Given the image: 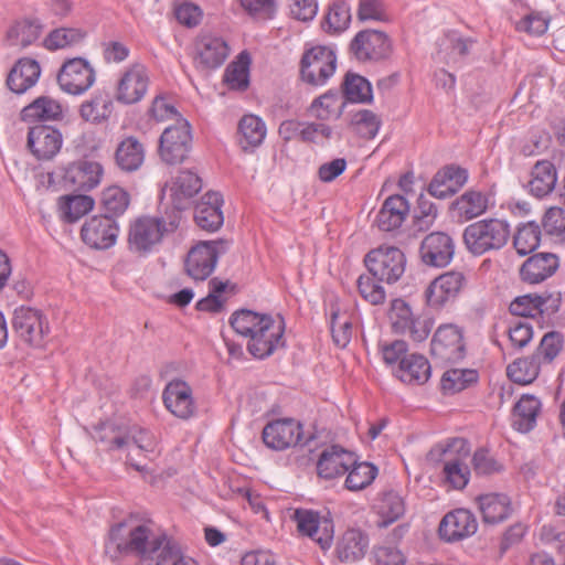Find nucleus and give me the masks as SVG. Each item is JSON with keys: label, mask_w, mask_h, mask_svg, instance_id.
Returning <instances> with one entry per match:
<instances>
[{"label": "nucleus", "mask_w": 565, "mask_h": 565, "mask_svg": "<svg viewBox=\"0 0 565 565\" xmlns=\"http://www.w3.org/2000/svg\"><path fill=\"white\" fill-rule=\"evenodd\" d=\"M172 541L166 534L152 535V531L147 524L125 520L109 529L106 550L110 552L113 548L116 554L120 555H136L139 558L136 565H140L142 562L153 565L161 550L166 547V543Z\"/></svg>", "instance_id": "obj_1"}, {"label": "nucleus", "mask_w": 565, "mask_h": 565, "mask_svg": "<svg viewBox=\"0 0 565 565\" xmlns=\"http://www.w3.org/2000/svg\"><path fill=\"white\" fill-rule=\"evenodd\" d=\"M510 235L511 228L508 221L487 217L469 224L463 230L462 241L470 254L481 256L503 248Z\"/></svg>", "instance_id": "obj_2"}, {"label": "nucleus", "mask_w": 565, "mask_h": 565, "mask_svg": "<svg viewBox=\"0 0 565 565\" xmlns=\"http://www.w3.org/2000/svg\"><path fill=\"white\" fill-rule=\"evenodd\" d=\"M348 52L350 57L358 63L376 64L391 57L393 41L384 31L364 29L350 41Z\"/></svg>", "instance_id": "obj_3"}, {"label": "nucleus", "mask_w": 565, "mask_h": 565, "mask_svg": "<svg viewBox=\"0 0 565 565\" xmlns=\"http://www.w3.org/2000/svg\"><path fill=\"white\" fill-rule=\"evenodd\" d=\"M364 264L376 280L392 285L403 277L406 257L398 247L380 246L365 255Z\"/></svg>", "instance_id": "obj_4"}, {"label": "nucleus", "mask_w": 565, "mask_h": 565, "mask_svg": "<svg viewBox=\"0 0 565 565\" xmlns=\"http://www.w3.org/2000/svg\"><path fill=\"white\" fill-rule=\"evenodd\" d=\"M163 225L156 216H139L128 227L127 248L138 256L147 257L158 249L163 241Z\"/></svg>", "instance_id": "obj_5"}, {"label": "nucleus", "mask_w": 565, "mask_h": 565, "mask_svg": "<svg viewBox=\"0 0 565 565\" xmlns=\"http://www.w3.org/2000/svg\"><path fill=\"white\" fill-rule=\"evenodd\" d=\"M12 328L21 341L33 348H42L50 333V324L42 310L20 306L14 309Z\"/></svg>", "instance_id": "obj_6"}, {"label": "nucleus", "mask_w": 565, "mask_h": 565, "mask_svg": "<svg viewBox=\"0 0 565 565\" xmlns=\"http://www.w3.org/2000/svg\"><path fill=\"white\" fill-rule=\"evenodd\" d=\"M191 147V126L184 118H177L175 124L167 127L159 139L160 158L168 164L183 162Z\"/></svg>", "instance_id": "obj_7"}, {"label": "nucleus", "mask_w": 565, "mask_h": 565, "mask_svg": "<svg viewBox=\"0 0 565 565\" xmlns=\"http://www.w3.org/2000/svg\"><path fill=\"white\" fill-rule=\"evenodd\" d=\"M292 520L298 532L315 541L322 551H328L333 542L334 525L329 512L322 513L312 509H296Z\"/></svg>", "instance_id": "obj_8"}, {"label": "nucleus", "mask_w": 565, "mask_h": 565, "mask_svg": "<svg viewBox=\"0 0 565 565\" xmlns=\"http://www.w3.org/2000/svg\"><path fill=\"white\" fill-rule=\"evenodd\" d=\"M430 353L443 363L462 361L467 353L463 329L454 323L439 326L430 341Z\"/></svg>", "instance_id": "obj_9"}, {"label": "nucleus", "mask_w": 565, "mask_h": 565, "mask_svg": "<svg viewBox=\"0 0 565 565\" xmlns=\"http://www.w3.org/2000/svg\"><path fill=\"white\" fill-rule=\"evenodd\" d=\"M228 241H204L188 253L185 270L195 280H205L214 270L220 255L228 249Z\"/></svg>", "instance_id": "obj_10"}, {"label": "nucleus", "mask_w": 565, "mask_h": 565, "mask_svg": "<svg viewBox=\"0 0 565 565\" xmlns=\"http://www.w3.org/2000/svg\"><path fill=\"white\" fill-rule=\"evenodd\" d=\"M337 56L327 46H315L306 51L300 62V75L303 82L312 86H322L334 74Z\"/></svg>", "instance_id": "obj_11"}, {"label": "nucleus", "mask_w": 565, "mask_h": 565, "mask_svg": "<svg viewBox=\"0 0 565 565\" xmlns=\"http://www.w3.org/2000/svg\"><path fill=\"white\" fill-rule=\"evenodd\" d=\"M150 85L149 71L141 63H134L125 68L117 86L115 98L122 105L139 103L147 94Z\"/></svg>", "instance_id": "obj_12"}, {"label": "nucleus", "mask_w": 565, "mask_h": 565, "mask_svg": "<svg viewBox=\"0 0 565 565\" xmlns=\"http://www.w3.org/2000/svg\"><path fill=\"white\" fill-rule=\"evenodd\" d=\"M467 284L463 273L449 270L435 278L425 290L427 305L436 310L454 302Z\"/></svg>", "instance_id": "obj_13"}, {"label": "nucleus", "mask_w": 565, "mask_h": 565, "mask_svg": "<svg viewBox=\"0 0 565 565\" xmlns=\"http://www.w3.org/2000/svg\"><path fill=\"white\" fill-rule=\"evenodd\" d=\"M93 66L82 57L71 58L62 65L57 74L61 89L71 95H82L95 83Z\"/></svg>", "instance_id": "obj_14"}, {"label": "nucleus", "mask_w": 565, "mask_h": 565, "mask_svg": "<svg viewBox=\"0 0 565 565\" xmlns=\"http://www.w3.org/2000/svg\"><path fill=\"white\" fill-rule=\"evenodd\" d=\"M119 225L110 216L95 215L81 230L83 242L94 249H107L116 244Z\"/></svg>", "instance_id": "obj_15"}, {"label": "nucleus", "mask_w": 565, "mask_h": 565, "mask_svg": "<svg viewBox=\"0 0 565 565\" xmlns=\"http://www.w3.org/2000/svg\"><path fill=\"white\" fill-rule=\"evenodd\" d=\"M262 438L268 448L285 450L301 441L302 426L292 418L276 419L264 427Z\"/></svg>", "instance_id": "obj_16"}, {"label": "nucleus", "mask_w": 565, "mask_h": 565, "mask_svg": "<svg viewBox=\"0 0 565 565\" xmlns=\"http://www.w3.org/2000/svg\"><path fill=\"white\" fill-rule=\"evenodd\" d=\"M419 255L427 266L446 267L454 258L455 241L445 232H431L422 241Z\"/></svg>", "instance_id": "obj_17"}, {"label": "nucleus", "mask_w": 565, "mask_h": 565, "mask_svg": "<svg viewBox=\"0 0 565 565\" xmlns=\"http://www.w3.org/2000/svg\"><path fill=\"white\" fill-rule=\"evenodd\" d=\"M162 401L166 408L180 419H190L196 413L192 388L182 380L175 379L166 385Z\"/></svg>", "instance_id": "obj_18"}, {"label": "nucleus", "mask_w": 565, "mask_h": 565, "mask_svg": "<svg viewBox=\"0 0 565 565\" xmlns=\"http://www.w3.org/2000/svg\"><path fill=\"white\" fill-rule=\"evenodd\" d=\"M284 333V319L280 318L279 321H276L273 318L270 322L259 328L257 335H254L253 340H248L247 351L256 359H266L279 348L285 347Z\"/></svg>", "instance_id": "obj_19"}, {"label": "nucleus", "mask_w": 565, "mask_h": 565, "mask_svg": "<svg viewBox=\"0 0 565 565\" xmlns=\"http://www.w3.org/2000/svg\"><path fill=\"white\" fill-rule=\"evenodd\" d=\"M62 143V134L51 126L35 125L29 129L28 147L39 160H50L55 157Z\"/></svg>", "instance_id": "obj_20"}, {"label": "nucleus", "mask_w": 565, "mask_h": 565, "mask_svg": "<svg viewBox=\"0 0 565 565\" xmlns=\"http://www.w3.org/2000/svg\"><path fill=\"white\" fill-rule=\"evenodd\" d=\"M559 268V257L554 253H536L527 257L519 269L521 281L537 285L552 277Z\"/></svg>", "instance_id": "obj_21"}, {"label": "nucleus", "mask_w": 565, "mask_h": 565, "mask_svg": "<svg viewBox=\"0 0 565 565\" xmlns=\"http://www.w3.org/2000/svg\"><path fill=\"white\" fill-rule=\"evenodd\" d=\"M355 463V456L339 445H332L323 449L317 461L319 478L332 480L347 473Z\"/></svg>", "instance_id": "obj_22"}, {"label": "nucleus", "mask_w": 565, "mask_h": 565, "mask_svg": "<svg viewBox=\"0 0 565 565\" xmlns=\"http://www.w3.org/2000/svg\"><path fill=\"white\" fill-rule=\"evenodd\" d=\"M103 175V167L96 161L78 160L71 163L64 173V183L73 191H90L97 186Z\"/></svg>", "instance_id": "obj_23"}, {"label": "nucleus", "mask_w": 565, "mask_h": 565, "mask_svg": "<svg viewBox=\"0 0 565 565\" xmlns=\"http://www.w3.org/2000/svg\"><path fill=\"white\" fill-rule=\"evenodd\" d=\"M230 53L227 43L221 38L204 34L195 42V63L203 70H214L223 65Z\"/></svg>", "instance_id": "obj_24"}, {"label": "nucleus", "mask_w": 565, "mask_h": 565, "mask_svg": "<svg viewBox=\"0 0 565 565\" xmlns=\"http://www.w3.org/2000/svg\"><path fill=\"white\" fill-rule=\"evenodd\" d=\"M478 529L476 516L467 509L448 512L440 521L439 535L447 542H456L471 536Z\"/></svg>", "instance_id": "obj_25"}, {"label": "nucleus", "mask_w": 565, "mask_h": 565, "mask_svg": "<svg viewBox=\"0 0 565 565\" xmlns=\"http://www.w3.org/2000/svg\"><path fill=\"white\" fill-rule=\"evenodd\" d=\"M221 193L209 191L194 207L195 224L203 231L216 232L224 223Z\"/></svg>", "instance_id": "obj_26"}, {"label": "nucleus", "mask_w": 565, "mask_h": 565, "mask_svg": "<svg viewBox=\"0 0 565 565\" xmlns=\"http://www.w3.org/2000/svg\"><path fill=\"white\" fill-rule=\"evenodd\" d=\"M478 508L482 515V521L487 524H499L504 522L512 514L511 499L504 493L491 492L478 495L476 499Z\"/></svg>", "instance_id": "obj_27"}, {"label": "nucleus", "mask_w": 565, "mask_h": 565, "mask_svg": "<svg viewBox=\"0 0 565 565\" xmlns=\"http://www.w3.org/2000/svg\"><path fill=\"white\" fill-rule=\"evenodd\" d=\"M490 194L467 190L452 202V210L460 222H469L489 210Z\"/></svg>", "instance_id": "obj_28"}, {"label": "nucleus", "mask_w": 565, "mask_h": 565, "mask_svg": "<svg viewBox=\"0 0 565 565\" xmlns=\"http://www.w3.org/2000/svg\"><path fill=\"white\" fill-rule=\"evenodd\" d=\"M367 547V535L359 529H349L339 539L335 554L342 563H354L365 556Z\"/></svg>", "instance_id": "obj_29"}, {"label": "nucleus", "mask_w": 565, "mask_h": 565, "mask_svg": "<svg viewBox=\"0 0 565 565\" xmlns=\"http://www.w3.org/2000/svg\"><path fill=\"white\" fill-rule=\"evenodd\" d=\"M409 212L407 200L394 194L388 196L376 215V224L381 231L391 232L398 228Z\"/></svg>", "instance_id": "obj_30"}, {"label": "nucleus", "mask_w": 565, "mask_h": 565, "mask_svg": "<svg viewBox=\"0 0 565 565\" xmlns=\"http://www.w3.org/2000/svg\"><path fill=\"white\" fill-rule=\"evenodd\" d=\"M93 438L106 450H120L130 444V426L115 422L100 423L94 427Z\"/></svg>", "instance_id": "obj_31"}, {"label": "nucleus", "mask_w": 565, "mask_h": 565, "mask_svg": "<svg viewBox=\"0 0 565 565\" xmlns=\"http://www.w3.org/2000/svg\"><path fill=\"white\" fill-rule=\"evenodd\" d=\"M41 74L40 65L31 58H21L10 71L7 85L15 94H23L32 87Z\"/></svg>", "instance_id": "obj_32"}, {"label": "nucleus", "mask_w": 565, "mask_h": 565, "mask_svg": "<svg viewBox=\"0 0 565 565\" xmlns=\"http://www.w3.org/2000/svg\"><path fill=\"white\" fill-rule=\"evenodd\" d=\"M431 375L429 361L422 354H409L401 360L396 376L408 385H423Z\"/></svg>", "instance_id": "obj_33"}, {"label": "nucleus", "mask_w": 565, "mask_h": 565, "mask_svg": "<svg viewBox=\"0 0 565 565\" xmlns=\"http://www.w3.org/2000/svg\"><path fill=\"white\" fill-rule=\"evenodd\" d=\"M475 41L470 38H462L457 32L444 34L437 42V56L447 64L457 63L466 57Z\"/></svg>", "instance_id": "obj_34"}, {"label": "nucleus", "mask_w": 565, "mask_h": 565, "mask_svg": "<svg viewBox=\"0 0 565 565\" xmlns=\"http://www.w3.org/2000/svg\"><path fill=\"white\" fill-rule=\"evenodd\" d=\"M557 173L555 166L548 160L537 161L531 172L529 191L535 198L548 195L556 185Z\"/></svg>", "instance_id": "obj_35"}, {"label": "nucleus", "mask_w": 565, "mask_h": 565, "mask_svg": "<svg viewBox=\"0 0 565 565\" xmlns=\"http://www.w3.org/2000/svg\"><path fill=\"white\" fill-rule=\"evenodd\" d=\"M145 149L135 137L121 140L115 151V162L125 172L137 171L143 163Z\"/></svg>", "instance_id": "obj_36"}, {"label": "nucleus", "mask_w": 565, "mask_h": 565, "mask_svg": "<svg viewBox=\"0 0 565 565\" xmlns=\"http://www.w3.org/2000/svg\"><path fill=\"white\" fill-rule=\"evenodd\" d=\"M541 402L533 395H523L513 407L512 426L520 433H529L536 425Z\"/></svg>", "instance_id": "obj_37"}, {"label": "nucleus", "mask_w": 565, "mask_h": 565, "mask_svg": "<svg viewBox=\"0 0 565 565\" xmlns=\"http://www.w3.org/2000/svg\"><path fill=\"white\" fill-rule=\"evenodd\" d=\"M374 509L381 518L380 525L387 526L404 515L405 502L397 491L384 490L380 493Z\"/></svg>", "instance_id": "obj_38"}, {"label": "nucleus", "mask_w": 565, "mask_h": 565, "mask_svg": "<svg viewBox=\"0 0 565 565\" xmlns=\"http://www.w3.org/2000/svg\"><path fill=\"white\" fill-rule=\"evenodd\" d=\"M270 319H273L270 315L241 309L231 316L230 323L236 333L253 340V337L257 335L259 328L270 322Z\"/></svg>", "instance_id": "obj_39"}, {"label": "nucleus", "mask_w": 565, "mask_h": 565, "mask_svg": "<svg viewBox=\"0 0 565 565\" xmlns=\"http://www.w3.org/2000/svg\"><path fill=\"white\" fill-rule=\"evenodd\" d=\"M23 121H46L62 118L61 105L51 97L41 96L21 111Z\"/></svg>", "instance_id": "obj_40"}, {"label": "nucleus", "mask_w": 565, "mask_h": 565, "mask_svg": "<svg viewBox=\"0 0 565 565\" xmlns=\"http://www.w3.org/2000/svg\"><path fill=\"white\" fill-rule=\"evenodd\" d=\"M202 189V180L196 172L192 170H181L173 181L171 188L172 202L178 207H182L189 199L198 194Z\"/></svg>", "instance_id": "obj_41"}, {"label": "nucleus", "mask_w": 565, "mask_h": 565, "mask_svg": "<svg viewBox=\"0 0 565 565\" xmlns=\"http://www.w3.org/2000/svg\"><path fill=\"white\" fill-rule=\"evenodd\" d=\"M113 108V100L109 96L97 93L90 99L82 103L79 115L85 121L98 125L110 118Z\"/></svg>", "instance_id": "obj_42"}, {"label": "nucleus", "mask_w": 565, "mask_h": 565, "mask_svg": "<svg viewBox=\"0 0 565 565\" xmlns=\"http://www.w3.org/2000/svg\"><path fill=\"white\" fill-rule=\"evenodd\" d=\"M344 106L343 97L329 90L311 103L310 113L320 120H335L341 117Z\"/></svg>", "instance_id": "obj_43"}, {"label": "nucleus", "mask_w": 565, "mask_h": 565, "mask_svg": "<svg viewBox=\"0 0 565 565\" xmlns=\"http://www.w3.org/2000/svg\"><path fill=\"white\" fill-rule=\"evenodd\" d=\"M351 19L349 3L344 0H335L329 6L321 25L328 34H340L349 28Z\"/></svg>", "instance_id": "obj_44"}, {"label": "nucleus", "mask_w": 565, "mask_h": 565, "mask_svg": "<svg viewBox=\"0 0 565 565\" xmlns=\"http://www.w3.org/2000/svg\"><path fill=\"white\" fill-rule=\"evenodd\" d=\"M239 142L243 149L255 148L263 143L266 137V125L264 120L253 114L244 115L238 122Z\"/></svg>", "instance_id": "obj_45"}, {"label": "nucleus", "mask_w": 565, "mask_h": 565, "mask_svg": "<svg viewBox=\"0 0 565 565\" xmlns=\"http://www.w3.org/2000/svg\"><path fill=\"white\" fill-rule=\"evenodd\" d=\"M543 363L533 353L530 356L520 358L513 361L507 367L509 379L518 384H531L540 374Z\"/></svg>", "instance_id": "obj_46"}, {"label": "nucleus", "mask_w": 565, "mask_h": 565, "mask_svg": "<svg viewBox=\"0 0 565 565\" xmlns=\"http://www.w3.org/2000/svg\"><path fill=\"white\" fill-rule=\"evenodd\" d=\"M541 235L542 230L536 222L519 224L513 236V246L516 253L525 256L534 252L540 246Z\"/></svg>", "instance_id": "obj_47"}, {"label": "nucleus", "mask_w": 565, "mask_h": 565, "mask_svg": "<svg viewBox=\"0 0 565 565\" xmlns=\"http://www.w3.org/2000/svg\"><path fill=\"white\" fill-rule=\"evenodd\" d=\"M129 204L130 195L120 186H108L102 193L100 206L104 211V216H110L113 220H116L127 211Z\"/></svg>", "instance_id": "obj_48"}, {"label": "nucleus", "mask_w": 565, "mask_h": 565, "mask_svg": "<svg viewBox=\"0 0 565 565\" xmlns=\"http://www.w3.org/2000/svg\"><path fill=\"white\" fill-rule=\"evenodd\" d=\"M381 118L370 109H359L350 116L349 127L359 137L374 139L381 128Z\"/></svg>", "instance_id": "obj_49"}, {"label": "nucleus", "mask_w": 565, "mask_h": 565, "mask_svg": "<svg viewBox=\"0 0 565 565\" xmlns=\"http://www.w3.org/2000/svg\"><path fill=\"white\" fill-rule=\"evenodd\" d=\"M342 90L345 99L352 103L369 104L373 100L371 83L359 74L347 73Z\"/></svg>", "instance_id": "obj_50"}, {"label": "nucleus", "mask_w": 565, "mask_h": 565, "mask_svg": "<svg viewBox=\"0 0 565 565\" xmlns=\"http://www.w3.org/2000/svg\"><path fill=\"white\" fill-rule=\"evenodd\" d=\"M479 374L472 369H451L441 377V390L446 394L459 393L478 382Z\"/></svg>", "instance_id": "obj_51"}, {"label": "nucleus", "mask_w": 565, "mask_h": 565, "mask_svg": "<svg viewBox=\"0 0 565 565\" xmlns=\"http://www.w3.org/2000/svg\"><path fill=\"white\" fill-rule=\"evenodd\" d=\"M249 64V55L246 52H242L237 60L226 67L224 81L231 89L245 90L248 87Z\"/></svg>", "instance_id": "obj_52"}, {"label": "nucleus", "mask_w": 565, "mask_h": 565, "mask_svg": "<svg viewBox=\"0 0 565 565\" xmlns=\"http://www.w3.org/2000/svg\"><path fill=\"white\" fill-rule=\"evenodd\" d=\"M94 199L89 195H66L61 198L60 210L68 223L78 221L94 207Z\"/></svg>", "instance_id": "obj_53"}, {"label": "nucleus", "mask_w": 565, "mask_h": 565, "mask_svg": "<svg viewBox=\"0 0 565 565\" xmlns=\"http://www.w3.org/2000/svg\"><path fill=\"white\" fill-rule=\"evenodd\" d=\"M345 488L360 491L369 487L377 476V467L370 462H356L347 471Z\"/></svg>", "instance_id": "obj_54"}, {"label": "nucleus", "mask_w": 565, "mask_h": 565, "mask_svg": "<svg viewBox=\"0 0 565 565\" xmlns=\"http://www.w3.org/2000/svg\"><path fill=\"white\" fill-rule=\"evenodd\" d=\"M41 35V25L36 21L23 20L18 22L8 32L11 45L26 47L35 42Z\"/></svg>", "instance_id": "obj_55"}, {"label": "nucleus", "mask_w": 565, "mask_h": 565, "mask_svg": "<svg viewBox=\"0 0 565 565\" xmlns=\"http://www.w3.org/2000/svg\"><path fill=\"white\" fill-rule=\"evenodd\" d=\"M542 228L547 236L565 245V210L550 207L542 217Z\"/></svg>", "instance_id": "obj_56"}, {"label": "nucleus", "mask_w": 565, "mask_h": 565, "mask_svg": "<svg viewBox=\"0 0 565 565\" xmlns=\"http://www.w3.org/2000/svg\"><path fill=\"white\" fill-rule=\"evenodd\" d=\"M370 273L369 275H360L356 280V288L362 299L372 306L383 305L386 299V292L381 281H375Z\"/></svg>", "instance_id": "obj_57"}, {"label": "nucleus", "mask_w": 565, "mask_h": 565, "mask_svg": "<svg viewBox=\"0 0 565 565\" xmlns=\"http://www.w3.org/2000/svg\"><path fill=\"white\" fill-rule=\"evenodd\" d=\"M415 315L412 311L411 306L403 299H393L390 307L388 319L391 327L396 334H406V328Z\"/></svg>", "instance_id": "obj_58"}, {"label": "nucleus", "mask_w": 565, "mask_h": 565, "mask_svg": "<svg viewBox=\"0 0 565 565\" xmlns=\"http://www.w3.org/2000/svg\"><path fill=\"white\" fill-rule=\"evenodd\" d=\"M564 338L557 331H550L543 335L534 354L542 363H551L562 351Z\"/></svg>", "instance_id": "obj_59"}, {"label": "nucleus", "mask_w": 565, "mask_h": 565, "mask_svg": "<svg viewBox=\"0 0 565 565\" xmlns=\"http://www.w3.org/2000/svg\"><path fill=\"white\" fill-rule=\"evenodd\" d=\"M85 33L79 29L60 28L53 30L44 40V45L49 50H58L68 45L78 43L83 40Z\"/></svg>", "instance_id": "obj_60"}, {"label": "nucleus", "mask_w": 565, "mask_h": 565, "mask_svg": "<svg viewBox=\"0 0 565 565\" xmlns=\"http://www.w3.org/2000/svg\"><path fill=\"white\" fill-rule=\"evenodd\" d=\"M510 313L519 319H526L535 317L542 310L541 295H524L516 297L509 306Z\"/></svg>", "instance_id": "obj_61"}, {"label": "nucleus", "mask_w": 565, "mask_h": 565, "mask_svg": "<svg viewBox=\"0 0 565 565\" xmlns=\"http://www.w3.org/2000/svg\"><path fill=\"white\" fill-rule=\"evenodd\" d=\"M443 472L446 480L457 490H462L469 482L470 469L459 459L447 460Z\"/></svg>", "instance_id": "obj_62"}, {"label": "nucleus", "mask_w": 565, "mask_h": 565, "mask_svg": "<svg viewBox=\"0 0 565 565\" xmlns=\"http://www.w3.org/2000/svg\"><path fill=\"white\" fill-rule=\"evenodd\" d=\"M508 335L511 345L516 350H522L533 338V327L526 319H515L509 323Z\"/></svg>", "instance_id": "obj_63"}, {"label": "nucleus", "mask_w": 565, "mask_h": 565, "mask_svg": "<svg viewBox=\"0 0 565 565\" xmlns=\"http://www.w3.org/2000/svg\"><path fill=\"white\" fill-rule=\"evenodd\" d=\"M356 15L361 22L390 21V15L387 13L386 6L382 0H359Z\"/></svg>", "instance_id": "obj_64"}]
</instances>
